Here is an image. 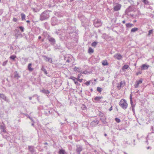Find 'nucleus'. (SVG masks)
Wrapping results in <instances>:
<instances>
[{
  "label": "nucleus",
  "mask_w": 154,
  "mask_h": 154,
  "mask_svg": "<svg viewBox=\"0 0 154 154\" xmlns=\"http://www.w3.org/2000/svg\"><path fill=\"white\" fill-rule=\"evenodd\" d=\"M50 12L49 10H47L42 13L40 15V20L42 21L48 19L50 17Z\"/></svg>",
  "instance_id": "1"
},
{
  "label": "nucleus",
  "mask_w": 154,
  "mask_h": 154,
  "mask_svg": "<svg viewBox=\"0 0 154 154\" xmlns=\"http://www.w3.org/2000/svg\"><path fill=\"white\" fill-rule=\"evenodd\" d=\"M75 28L74 27L69 26L68 27L66 31V34L68 37L72 38L73 35H72L73 33H75Z\"/></svg>",
  "instance_id": "2"
},
{
  "label": "nucleus",
  "mask_w": 154,
  "mask_h": 154,
  "mask_svg": "<svg viewBox=\"0 0 154 154\" xmlns=\"http://www.w3.org/2000/svg\"><path fill=\"white\" fill-rule=\"evenodd\" d=\"M60 20H58L55 17H52L51 19V23L52 26H54L58 25L60 23Z\"/></svg>",
  "instance_id": "3"
},
{
  "label": "nucleus",
  "mask_w": 154,
  "mask_h": 154,
  "mask_svg": "<svg viewBox=\"0 0 154 154\" xmlns=\"http://www.w3.org/2000/svg\"><path fill=\"white\" fill-rule=\"evenodd\" d=\"M119 105L122 109H126L128 107V104L126 101L124 100H121L119 103Z\"/></svg>",
  "instance_id": "4"
},
{
  "label": "nucleus",
  "mask_w": 154,
  "mask_h": 154,
  "mask_svg": "<svg viewBox=\"0 0 154 154\" xmlns=\"http://www.w3.org/2000/svg\"><path fill=\"white\" fill-rule=\"evenodd\" d=\"M102 24L101 20L99 19H95L94 21V24L95 26L97 27L101 26Z\"/></svg>",
  "instance_id": "5"
},
{
  "label": "nucleus",
  "mask_w": 154,
  "mask_h": 154,
  "mask_svg": "<svg viewBox=\"0 0 154 154\" xmlns=\"http://www.w3.org/2000/svg\"><path fill=\"white\" fill-rule=\"evenodd\" d=\"M103 98V97L101 96H97L95 97L94 98V102L96 103H104L106 102V100H100Z\"/></svg>",
  "instance_id": "6"
},
{
  "label": "nucleus",
  "mask_w": 154,
  "mask_h": 154,
  "mask_svg": "<svg viewBox=\"0 0 154 154\" xmlns=\"http://www.w3.org/2000/svg\"><path fill=\"white\" fill-rule=\"evenodd\" d=\"M132 93L131 92L130 95V103L131 105V107H132V111L134 113V114H135V109H134V107H135V105L134 104V103H133V101H132Z\"/></svg>",
  "instance_id": "7"
},
{
  "label": "nucleus",
  "mask_w": 154,
  "mask_h": 154,
  "mask_svg": "<svg viewBox=\"0 0 154 154\" xmlns=\"http://www.w3.org/2000/svg\"><path fill=\"white\" fill-rule=\"evenodd\" d=\"M135 8L133 6H130L126 9L125 11V14L127 15H129L128 13L131 11H134Z\"/></svg>",
  "instance_id": "8"
},
{
  "label": "nucleus",
  "mask_w": 154,
  "mask_h": 154,
  "mask_svg": "<svg viewBox=\"0 0 154 154\" xmlns=\"http://www.w3.org/2000/svg\"><path fill=\"white\" fill-rule=\"evenodd\" d=\"M47 39L51 45H54L55 44L56 40L55 39L51 37L50 35H48Z\"/></svg>",
  "instance_id": "9"
},
{
  "label": "nucleus",
  "mask_w": 154,
  "mask_h": 154,
  "mask_svg": "<svg viewBox=\"0 0 154 154\" xmlns=\"http://www.w3.org/2000/svg\"><path fill=\"white\" fill-rule=\"evenodd\" d=\"M42 57L44 60L46 62H48L52 63L53 62L52 59L51 57H48L45 55H42Z\"/></svg>",
  "instance_id": "10"
},
{
  "label": "nucleus",
  "mask_w": 154,
  "mask_h": 154,
  "mask_svg": "<svg viewBox=\"0 0 154 154\" xmlns=\"http://www.w3.org/2000/svg\"><path fill=\"white\" fill-rule=\"evenodd\" d=\"M76 149L77 154H80L82 150V146L80 145H76Z\"/></svg>",
  "instance_id": "11"
},
{
  "label": "nucleus",
  "mask_w": 154,
  "mask_h": 154,
  "mask_svg": "<svg viewBox=\"0 0 154 154\" xmlns=\"http://www.w3.org/2000/svg\"><path fill=\"white\" fill-rule=\"evenodd\" d=\"M0 98L7 102H9L10 101L9 99L6 96L3 94L0 93Z\"/></svg>",
  "instance_id": "12"
},
{
  "label": "nucleus",
  "mask_w": 154,
  "mask_h": 154,
  "mask_svg": "<svg viewBox=\"0 0 154 154\" xmlns=\"http://www.w3.org/2000/svg\"><path fill=\"white\" fill-rule=\"evenodd\" d=\"M99 123V121L97 119L93 120L90 123V125L92 127H94L97 126Z\"/></svg>",
  "instance_id": "13"
},
{
  "label": "nucleus",
  "mask_w": 154,
  "mask_h": 154,
  "mask_svg": "<svg viewBox=\"0 0 154 154\" xmlns=\"http://www.w3.org/2000/svg\"><path fill=\"white\" fill-rule=\"evenodd\" d=\"M32 30L34 34L37 35L40 33V30L38 27H34L32 29Z\"/></svg>",
  "instance_id": "14"
},
{
  "label": "nucleus",
  "mask_w": 154,
  "mask_h": 154,
  "mask_svg": "<svg viewBox=\"0 0 154 154\" xmlns=\"http://www.w3.org/2000/svg\"><path fill=\"white\" fill-rule=\"evenodd\" d=\"M113 57L118 60H120L122 58V56L119 53L116 54L114 55Z\"/></svg>",
  "instance_id": "15"
},
{
  "label": "nucleus",
  "mask_w": 154,
  "mask_h": 154,
  "mask_svg": "<svg viewBox=\"0 0 154 154\" xmlns=\"http://www.w3.org/2000/svg\"><path fill=\"white\" fill-rule=\"evenodd\" d=\"M28 150L29 152L32 154H33L35 152V149H34V147L32 146H28Z\"/></svg>",
  "instance_id": "16"
},
{
  "label": "nucleus",
  "mask_w": 154,
  "mask_h": 154,
  "mask_svg": "<svg viewBox=\"0 0 154 154\" xmlns=\"http://www.w3.org/2000/svg\"><path fill=\"white\" fill-rule=\"evenodd\" d=\"M106 118L105 116L101 117L100 119V120L101 121L103 124L107 125L108 123L106 121Z\"/></svg>",
  "instance_id": "17"
},
{
  "label": "nucleus",
  "mask_w": 154,
  "mask_h": 154,
  "mask_svg": "<svg viewBox=\"0 0 154 154\" xmlns=\"http://www.w3.org/2000/svg\"><path fill=\"white\" fill-rule=\"evenodd\" d=\"M142 82V79H140L138 80H137L135 84L134 85V86L135 88H137L139 84H141Z\"/></svg>",
  "instance_id": "18"
},
{
  "label": "nucleus",
  "mask_w": 154,
  "mask_h": 154,
  "mask_svg": "<svg viewBox=\"0 0 154 154\" xmlns=\"http://www.w3.org/2000/svg\"><path fill=\"white\" fill-rule=\"evenodd\" d=\"M121 7V5L119 4L118 5H116L114 7V10L115 11H119Z\"/></svg>",
  "instance_id": "19"
},
{
  "label": "nucleus",
  "mask_w": 154,
  "mask_h": 154,
  "mask_svg": "<svg viewBox=\"0 0 154 154\" xmlns=\"http://www.w3.org/2000/svg\"><path fill=\"white\" fill-rule=\"evenodd\" d=\"M20 77V76L17 71H15L14 72V78L18 79Z\"/></svg>",
  "instance_id": "20"
},
{
  "label": "nucleus",
  "mask_w": 154,
  "mask_h": 154,
  "mask_svg": "<svg viewBox=\"0 0 154 154\" xmlns=\"http://www.w3.org/2000/svg\"><path fill=\"white\" fill-rule=\"evenodd\" d=\"M127 0L129 3H130V4L131 5V6H137L139 5V3L138 2H137V5H135L133 0Z\"/></svg>",
  "instance_id": "21"
},
{
  "label": "nucleus",
  "mask_w": 154,
  "mask_h": 154,
  "mask_svg": "<svg viewBox=\"0 0 154 154\" xmlns=\"http://www.w3.org/2000/svg\"><path fill=\"white\" fill-rule=\"evenodd\" d=\"M149 66V65H146L144 64L141 66V68L142 70H143L147 69Z\"/></svg>",
  "instance_id": "22"
},
{
  "label": "nucleus",
  "mask_w": 154,
  "mask_h": 154,
  "mask_svg": "<svg viewBox=\"0 0 154 154\" xmlns=\"http://www.w3.org/2000/svg\"><path fill=\"white\" fill-rule=\"evenodd\" d=\"M5 126L4 124L3 125H0V128L2 129V131L4 133L6 132V131L5 130Z\"/></svg>",
  "instance_id": "23"
},
{
  "label": "nucleus",
  "mask_w": 154,
  "mask_h": 154,
  "mask_svg": "<svg viewBox=\"0 0 154 154\" xmlns=\"http://www.w3.org/2000/svg\"><path fill=\"white\" fill-rule=\"evenodd\" d=\"M40 92H42L44 94H49L50 93V92L48 90H46L45 89H43L42 90L40 91Z\"/></svg>",
  "instance_id": "24"
},
{
  "label": "nucleus",
  "mask_w": 154,
  "mask_h": 154,
  "mask_svg": "<svg viewBox=\"0 0 154 154\" xmlns=\"http://www.w3.org/2000/svg\"><path fill=\"white\" fill-rule=\"evenodd\" d=\"M73 70L74 71H78L79 72H82V71L81 70V68L76 66H75L73 68Z\"/></svg>",
  "instance_id": "25"
},
{
  "label": "nucleus",
  "mask_w": 154,
  "mask_h": 154,
  "mask_svg": "<svg viewBox=\"0 0 154 154\" xmlns=\"http://www.w3.org/2000/svg\"><path fill=\"white\" fill-rule=\"evenodd\" d=\"M102 65L103 66H108L109 63L106 60H104L102 61Z\"/></svg>",
  "instance_id": "26"
},
{
  "label": "nucleus",
  "mask_w": 154,
  "mask_h": 154,
  "mask_svg": "<svg viewBox=\"0 0 154 154\" xmlns=\"http://www.w3.org/2000/svg\"><path fill=\"white\" fill-rule=\"evenodd\" d=\"M32 65V63H29L28 66V69L30 72H31L34 69L33 68H32L31 67Z\"/></svg>",
  "instance_id": "27"
},
{
  "label": "nucleus",
  "mask_w": 154,
  "mask_h": 154,
  "mask_svg": "<svg viewBox=\"0 0 154 154\" xmlns=\"http://www.w3.org/2000/svg\"><path fill=\"white\" fill-rule=\"evenodd\" d=\"M59 154H66V152L65 150L63 149H60L58 152Z\"/></svg>",
  "instance_id": "28"
},
{
  "label": "nucleus",
  "mask_w": 154,
  "mask_h": 154,
  "mask_svg": "<svg viewBox=\"0 0 154 154\" xmlns=\"http://www.w3.org/2000/svg\"><path fill=\"white\" fill-rule=\"evenodd\" d=\"M41 69L42 71L44 72L45 74H48L47 71L46 70V69L45 68V67L44 66L42 65V66Z\"/></svg>",
  "instance_id": "29"
},
{
  "label": "nucleus",
  "mask_w": 154,
  "mask_h": 154,
  "mask_svg": "<svg viewBox=\"0 0 154 154\" xmlns=\"http://www.w3.org/2000/svg\"><path fill=\"white\" fill-rule=\"evenodd\" d=\"M129 67V66L127 64L125 65L122 67V69L123 71H124L125 69H127Z\"/></svg>",
  "instance_id": "30"
},
{
  "label": "nucleus",
  "mask_w": 154,
  "mask_h": 154,
  "mask_svg": "<svg viewBox=\"0 0 154 154\" xmlns=\"http://www.w3.org/2000/svg\"><path fill=\"white\" fill-rule=\"evenodd\" d=\"M21 20H22L23 21L26 20L25 17L26 16L23 13H22L21 14Z\"/></svg>",
  "instance_id": "31"
},
{
  "label": "nucleus",
  "mask_w": 154,
  "mask_h": 154,
  "mask_svg": "<svg viewBox=\"0 0 154 154\" xmlns=\"http://www.w3.org/2000/svg\"><path fill=\"white\" fill-rule=\"evenodd\" d=\"M144 4L146 5H149V2L147 0H141Z\"/></svg>",
  "instance_id": "32"
},
{
  "label": "nucleus",
  "mask_w": 154,
  "mask_h": 154,
  "mask_svg": "<svg viewBox=\"0 0 154 154\" xmlns=\"http://www.w3.org/2000/svg\"><path fill=\"white\" fill-rule=\"evenodd\" d=\"M126 26L127 28H128L134 26V25L131 23H128L126 24Z\"/></svg>",
  "instance_id": "33"
},
{
  "label": "nucleus",
  "mask_w": 154,
  "mask_h": 154,
  "mask_svg": "<svg viewBox=\"0 0 154 154\" xmlns=\"http://www.w3.org/2000/svg\"><path fill=\"white\" fill-rule=\"evenodd\" d=\"M17 58V56L14 55L11 56L9 57L10 59L13 60H14Z\"/></svg>",
  "instance_id": "34"
},
{
  "label": "nucleus",
  "mask_w": 154,
  "mask_h": 154,
  "mask_svg": "<svg viewBox=\"0 0 154 154\" xmlns=\"http://www.w3.org/2000/svg\"><path fill=\"white\" fill-rule=\"evenodd\" d=\"M22 60H23L24 62H23L22 63V64H26V63L27 62L28 60V58H25V57H22Z\"/></svg>",
  "instance_id": "35"
},
{
  "label": "nucleus",
  "mask_w": 154,
  "mask_h": 154,
  "mask_svg": "<svg viewBox=\"0 0 154 154\" xmlns=\"http://www.w3.org/2000/svg\"><path fill=\"white\" fill-rule=\"evenodd\" d=\"M17 28L20 29V30L22 32H23L24 31V28L23 26H19L17 27Z\"/></svg>",
  "instance_id": "36"
},
{
  "label": "nucleus",
  "mask_w": 154,
  "mask_h": 154,
  "mask_svg": "<svg viewBox=\"0 0 154 154\" xmlns=\"http://www.w3.org/2000/svg\"><path fill=\"white\" fill-rule=\"evenodd\" d=\"M94 51L92 48H91V47L89 48L88 50V52L90 54H91L92 53H93Z\"/></svg>",
  "instance_id": "37"
},
{
  "label": "nucleus",
  "mask_w": 154,
  "mask_h": 154,
  "mask_svg": "<svg viewBox=\"0 0 154 154\" xmlns=\"http://www.w3.org/2000/svg\"><path fill=\"white\" fill-rule=\"evenodd\" d=\"M121 87H123L125 85V81H121L120 83Z\"/></svg>",
  "instance_id": "38"
},
{
  "label": "nucleus",
  "mask_w": 154,
  "mask_h": 154,
  "mask_svg": "<svg viewBox=\"0 0 154 154\" xmlns=\"http://www.w3.org/2000/svg\"><path fill=\"white\" fill-rule=\"evenodd\" d=\"M138 30V28H132L131 31V32H135L136 31H137Z\"/></svg>",
  "instance_id": "39"
},
{
  "label": "nucleus",
  "mask_w": 154,
  "mask_h": 154,
  "mask_svg": "<svg viewBox=\"0 0 154 154\" xmlns=\"http://www.w3.org/2000/svg\"><path fill=\"white\" fill-rule=\"evenodd\" d=\"M25 115L28 118H29L32 121V122H34L33 119L32 117H30L28 115L26 114Z\"/></svg>",
  "instance_id": "40"
},
{
  "label": "nucleus",
  "mask_w": 154,
  "mask_h": 154,
  "mask_svg": "<svg viewBox=\"0 0 154 154\" xmlns=\"http://www.w3.org/2000/svg\"><path fill=\"white\" fill-rule=\"evenodd\" d=\"M120 85V84L119 83H117V88L118 90H120L121 88V87Z\"/></svg>",
  "instance_id": "41"
},
{
  "label": "nucleus",
  "mask_w": 154,
  "mask_h": 154,
  "mask_svg": "<svg viewBox=\"0 0 154 154\" xmlns=\"http://www.w3.org/2000/svg\"><path fill=\"white\" fill-rule=\"evenodd\" d=\"M63 1V0H54V2L55 3H58L59 2H61Z\"/></svg>",
  "instance_id": "42"
},
{
  "label": "nucleus",
  "mask_w": 154,
  "mask_h": 154,
  "mask_svg": "<svg viewBox=\"0 0 154 154\" xmlns=\"http://www.w3.org/2000/svg\"><path fill=\"white\" fill-rule=\"evenodd\" d=\"M97 44V42H92L91 44V46L93 47H95Z\"/></svg>",
  "instance_id": "43"
},
{
  "label": "nucleus",
  "mask_w": 154,
  "mask_h": 154,
  "mask_svg": "<svg viewBox=\"0 0 154 154\" xmlns=\"http://www.w3.org/2000/svg\"><path fill=\"white\" fill-rule=\"evenodd\" d=\"M69 79L72 80L74 82L76 80V78H75L73 76L71 77L70 78H69Z\"/></svg>",
  "instance_id": "44"
},
{
  "label": "nucleus",
  "mask_w": 154,
  "mask_h": 154,
  "mask_svg": "<svg viewBox=\"0 0 154 154\" xmlns=\"http://www.w3.org/2000/svg\"><path fill=\"white\" fill-rule=\"evenodd\" d=\"M102 88L99 87H97V91L99 92L100 93L102 91Z\"/></svg>",
  "instance_id": "45"
},
{
  "label": "nucleus",
  "mask_w": 154,
  "mask_h": 154,
  "mask_svg": "<svg viewBox=\"0 0 154 154\" xmlns=\"http://www.w3.org/2000/svg\"><path fill=\"white\" fill-rule=\"evenodd\" d=\"M8 62V60H6L4 62H3V63L2 66H6V65Z\"/></svg>",
  "instance_id": "46"
},
{
  "label": "nucleus",
  "mask_w": 154,
  "mask_h": 154,
  "mask_svg": "<svg viewBox=\"0 0 154 154\" xmlns=\"http://www.w3.org/2000/svg\"><path fill=\"white\" fill-rule=\"evenodd\" d=\"M150 130L152 131V132L150 133V134H151L152 133H154V132H153L154 129L153 128V127L152 126H151Z\"/></svg>",
  "instance_id": "47"
},
{
  "label": "nucleus",
  "mask_w": 154,
  "mask_h": 154,
  "mask_svg": "<svg viewBox=\"0 0 154 154\" xmlns=\"http://www.w3.org/2000/svg\"><path fill=\"white\" fill-rule=\"evenodd\" d=\"M99 116H100V118L104 116V114L100 112L99 113Z\"/></svg>",
  "instance_id": "48"
},
{
  "label": "nucleus",
  "mask_w": 154,
  "mask_h": 154,
  "mask_svg": "<svg viewBox=\"0 0 154 154\" xmlns=\"http://www.w3.org/2000/svg\"><path fill=\"white\" fill-rule=\"evenodd\" d=\"M115 120L116 121L117 123H119L120 122V119L117 118H116L115 119Z\"/></svg>",
  "instance_id": "49"
},
{
  "label": "nucleus",
  "mask_w": 154,
  "mask_h": 154,
  "mask_svg": "<svg viewBox=\"0 0 154 154\" xmlns=\"http://www.w3.org/2000/svg\"><path fill=\"white\" fill-rule=\"evenodd\" d=\"M90 82L91 81H88L86 82L85 84L87 86H88L90 85Z\"/></svg>",
  "instance_id": "50"
},
{
  "label": "nucleus",
  "mask_w": 154,
  "mask_h": 154,
  "mask_svg": "<svg viewBox=\"0 0 154 154\" xmlns=\"http://www.w3.org/2000/svg\"><path fill=\"white\" fill-rule=\"evenodd\" d=\"M78 81H76V80L74 82L75 84L77 86H79L80 85V84L77 82Z\"/></svg>",
  "instance_id": "51"
},
{
  "label": "nucleus",
  "mask_w": 154,
  "mask_h": 154,
  "mask_svg": "<svg viewBox=\"0 0 154 154\" xmlns=\"http://www.w3.org/2000/svg\"><path fill=\"white\" fill-rule=\"evenodd\" d=\"M81 76V74H78L77 77L76 78V81L78 80H79L80 79Z\"/></svg>",
  "instance_id": "52"
},
{
  "label": "nucleus",
  "mask_w": 154,
  "mask_h": 154,
  "mask_svg": "<svg viewBox=\"0 0 154 154\" xmlns=\"http://www.w3.org/2000/svg\"><path fill=\"white\" fill-rule=\"evenodd\" d=\"M32 10L33 11L35 12H37L38 11L35 8H32Z\"/></svg>",
  "instance_id": "53"
},
{
  "label": "nucleus",
  "mask_w": 154,
  "mask_h": 154,
  "mask_svg": "<svg viewBox=\"0 0 154 154\" xmlns=\"http://www.w3.org/2000/svg\"><path fill=\"white\" fill-rule=\"evenodd\" d=\"M152 32H153L152 30L151 29V30H149L148 32V35H150V34Z\"/></svg>",
  "instance_id": "54"
},
{
  "label": "nucleus",
  "mask_w": 154,
  "mask_h": 154,
  "mask_svg": "<svg viewBox=\"0 0 154 154\" xmlns=\"http://www.w3.org/2000/svg\"><path fill=\"white\" fill-rule=\"evenodd\" d=\"M142 73V72L141 71H139L136 74V75H138L139 74H141Z\"/></svg>",
  "instance_id": "55"
},
{
  "label": "nucleus",
  "mask_w": 154,
  "mask_h": 154,
  "mask_svg": "<svg viewBox=\"0 0 154 154\" xmlns=\"http://www.w3.org/2000/svg\"><path fill=\"white\" fill-rule=\"evenodd\" d=\"M82 109L83 110L85 109L86 108V107L84 105H83V106L82 107Z\"/></svg>",
  "instance_id": "56"
},
{
  "label": "nucleus",
  "mask_w": 154,
  "mask_h": 154,
  "mask_svg": "<svg viewBox=\"0 0 154 154\" xmlns=\"http://www.w3.org/2000/svg\"><path fill=\"white\" fill-rule=\"evenodd\" d=\"M3 12V10L2 9H0V16L2 15Z\"/></svg>",
  "instance_id": "57"
},
{
  "label": "nucleus",
  "mask_w": 154,
  "mask_h": 154,
  "mask_svg": "<svg viewBox=\"0 0 154 154\" xmlns=\"http://www.w3.org/2000/svg\"><path fill=\"white\" fill-rule=\"evenodd\" d=\"M17 19L16 18L14 17L13 19V21L14 22H16L17 21Z\"/></svg>",
  "instance_id": "58"
},
{
  "label": "nucleus",
  "mask_w": 154,
  "mask_h": 154,
  "mask_svg": "<svg viewBox=\"0 0 154 154\" xmlns=\"http://www.w3.org/2000/svg\"><path fill=\"white\" fill-rule=\"evenodd\" d=\"M83 79H79L77 81L79 82H82Z\"/></svg>",
  "instance_id": "59"
},
{
  "label": "nucleus",
  "mask_w": 154,
  "mask_h": 154,
  "mask_svg": "<svg viewBox=\"0 0 154 154\" xmlns=\"http://www.w3.org/2000/svg\"><path fill=\"white\" fill-rule=\"evenodd\" d=\"M37 99L38 101H39V96H38L37 97Z\"/></svg>",
  "instance_id": "60"
},
{
  "label": "nucleus",
  "mask_w": 154,
  "mask_h": 154,
  "mask_svg": "<svg viewBox=\"0 0 154 154\" xmlns=\"http://www.w3.org/2000/svg\"><path fill=\"white\" fill-rule=\"evenodd\" d=\"M112 106H111V107L109 109V111H111L112 110Z\"/></svg>",
  "instance_id": "61"
},
{
  "label": "nucleus",
  "mask_w": 154,
  "mask_h": 154,
  "mask_svg": "<svg viewBox=\"0 0 154 154\" xmlns=\"http://www.w3.org/2000/svg\"><path fill=\"white\" fill-rule=\"evenodd\" d=\"M38 95L36 94H34L32 96V97H37Z\"/></svg>",
  "instance_id": "62"
},
{
  "label": "nucleus",
  "mask_w": 154,
  "mask_h": 154,
  "mask_svg": "<svg viewBox=\"0 0 154 154\" xmlns=\"http://www.w3.org/2000/svg\"><path fill=\"white\" fill-rule=\"evenodd\" d=\"M66 62L67 63H69L70 62V60L69 59H68L66 60Z\"/></svg>",
  "instance_id": "63"
},
{
  "label": "nucleus",
  "mask_w": 154,
  "mask_h": 154,
  "mask_svg": "<svg viewBox=\"0 0 154 154\" xmlns=\"http://www.w3.org/2000/svg\"><path fill=\"white\" fill-rule=\"evenodd\" d=\"M123 129V128H119L118 129H119V130L120 131H121V130H122Z\"/></svg>",
  "instance_id": "64"
}]
</instances>
